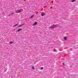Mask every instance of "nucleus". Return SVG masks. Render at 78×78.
Here are the masks:
<instances>
[{"mask_svg":"<svg viewBox=\"0 0 78 78\" xmlns=\"http://www.w3.org/2000/svg\"><path fill=\"white\" fill-rule=\"evenodd\" d=\"M56 27H57V25H54L50 27V28H56Z\"/></svg>","mask_w":78,"mask_h":78,"instance_id":"nucleus-1","label":"nucleus"},{"mask_svg":"<svg viewBox=\"0 0 78 78\" xmlns=\"http://www.w3.org/2000/svg\"><path fill=\"white\" fill-rule=\"evenodd\" d=\"M21 9H18L17 10H16V13H20V12H21Z\"/></svg>","mask_w":78,"mask_h":78,"instance_id":"nucleus-2","label":"nucleus"},{"mask_svg":"<svg viewBox=\"0 0 78 78\" xmlns=\"http://www.w3.org/2000/svg\"><path fill=\"white\" fill-rule=\"evenodd\" d=\"M41 16H45V13L44 12H43L41 13Z\"/></svg>","mask_w":78,"mask_h":78,"instance_id":"nucleus-3","label":"nucleus"},{"mask_svg":"<svg viewBox=\"0 0 78 78\" xmlns=\"http://www.w3.org/2000/svg\"><path fill=\"white\" fill-rule=\"evenodd\" d=\"M37 22H35L34 24L33 25H36L37 24Z\"/></svg>","mask_w":78,"mask_h":78,"instance_id":"nucleus-4","label":"nucleus"},{"mask_svg":"<svg viewBox=\"0 0 78 78\" xmlns=\"http://www.w3.org/2000/svg\"><path fill=\"white\" fill-rule=\"evenodd\" d=\"M22 30V29H19L18 30V32H19V31H20Z\"/></svg>","mask_w":78,"mask_h":78,"instance_id":"nucleus-5","label":"nucleus"},{"mask_svg":"<svg viewBox=\"0 0 78 78\" xmlns=\"http://www.w3.org/2000/svg\"><path fill=\"white\" fill-rule=\"evenodd\" d=\"M31 69H34L35 68L34 66H33L32 67H31Z\"/></svg>","mask_w":78,"mask_h":78,"instance_id":"nucleus-6","label":"nucleus"},{"mask_svg":"<svg viewBox=\"0 0 78 78\" xmlns=\"http://www.w3.org/2000/svg\"><path fill=\"white\" fill-rule=\"evenodd\" d=\"M64 39L65 40H67V37H64Z\"/></svg>","mask_w":78,"mask_h":78,"instance_id":"nucleus-7","label":"nucleus"},{"mask_svg":"<svg viewBox=\"0 0 78 78\" xmlns=\"http://www.w3.org/2000/svg\"><path fill=\"white\" fill-rule=\"evenodd\" d=\"M34 16V15H32L31 16H30V18H33Z\"/></svg>","mask_w":78,"mask_h":78,"instance_id":"nucleus-8","label":"nucleus"},{"mask_svg":"<svg viewBox=\"0 0 78 78\" xmlns=\"http://www.w3.org/2000/svg\"><path fill=\"white\" fill-rule=\"evenodd\" d=\"M9 43H10V44H12V43H13V42L11 41H9Z\"/></svg>","mask_w":78,"mask_h":78,"instance_id":"nucleus-9","label":"nucleus"},{"mask_svg":"<svg viewBox=\"0 0 78 78\" xmlns=\"http://www.w3.org/2000/svg\"><path fill=\"white\" fill-rule=\"evenodd\" d=\"M17 25H18V24H17L16 25H14V27H16V26H17Z\"/></svg>","mask_w":78,"mask_h":78,"instance_id":"nucleus-10","label":"nucleus"},{"mask_svg":"<svg viewBox=\"0 0 78 78\" xmlns=\"http://www.w3.org/2000/svg\"><path fill=\"white\" fill-rule=\"evenodd\" d=\"M23 24L20 25H19V27H22V26H23Z\"/></svg>","mask_w":78,"mask_h":78,"instance_id":"nucleus-11","label":"nucleus"},{"mask_svg":"<svg viewBox=\"0 0 78 78\" xmlns=\"http://www.w3.org/2000/svg\"><path fill=\"white\" fill-rule=\"evenodd\" d=\"M75 1V0H72V2H74Z\"/></svg>","mask_w":78,"mask_h":78,"instance_id":"nucleus-12","label":"nucleus"},{"mask_svg":"<svg viewBox=\"0 0 78 78\" xmlns=\"http://www.w3.org/2000/svg\"><path fill=\"white\" fill-rule=\"evenodd\" d=\"M43 68H43V67L41 68V70H42V69H43Z\"/></svg>","mask_w":78,"mask_h":78,"instance_id":"nucleus-13","label":"nucleus"},{"mask_svg":"<svg viewBox=\"0 0 78 78\" xmlns=\"http://www.w3.org/2000/svg\"><path fill=\"white\" fill-rule=\"evenodd\" d=\"M63 66H65L64 63H63Z\"/></svg>","mask_w":78,"mask_h":78,"instance_id":"nucleus-14","label":"nucleus"},{"mask_svg":"<svg viewBox=\"0 0 78 78\" xmlns=\"http://www.w3.org/2000/svg\"><path fill=\"white\" fill-rule=\"evenodd\" d=\"M56 51L55 50V49H54V50H53V51Z\"/></svg>","mask_w":78,"mask_h":78,"instance_id":"nucleus-15","label":"nucleus"}]
</instances>
